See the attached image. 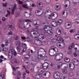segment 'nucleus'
Segmentation results:
<instances>
[{
    "label": "nucleus",
    "mask_w": 79,
    "mask_h": 79,
    "mask_svg": "<svg viewBox=\"0 0 79 79\" xmlns=\"http://www.w3.org/2000/svg\"><path fill=\"white\" fill-rule=\"evenodd\" d=\"M58 16V14L55 12L52 13L51 15H47L46 14H45L44 17V19L45 21H47L48 18L49 19H55Z\"/></svg>",
    "instance_id": "f257e3e1"
},
{
    "label": "nucleus",
    "mask_w": 79,
    "mask_h": 79,
    "mask_svg": "<svg viewBox=\"0 0 79 79\" xmlns=\"http://www.w3.org/2000/svg\"><path fill=\"white\" fill-rule=\"evenodd\" d=\"M45 26L46 27H46L44 28V30L45 31V32H47L49 35H52L53 34L52 29L49 26Z\"/></svg>",
    "instance_id": "f03ea898"
},
{
    "label": "nucleus",
    "mask_w": 79,
    "mask_h": 79,
    "mask_svg": "<svg viewBox=\"0 0 79 79\" xmlns=\"http://www.w3.org/2000/svg\"><path fill=\"white\" fill-rule=\"evenodd\" d=\"M31 34L32 36H33V35L35 36L36 35V37H38L39 39L40 40V39L42 40L44 39V35L42 34L39 35V34L38 33L37 31H36L35 32H31ZM32 34H33V35H32Z\"/></svg>",
    "instance_id": "7ed1b4c3"
},
{
    "label": "nucleus",
    "mask_w": 79,
    "mask_h": 79,
    "mask_svg": "<svg viewBox=\"0 0 79 79\" xmlns=\"http://www.w3.org/2000/svg\"><path fill=\"white\" fill-rule=\"evenodd\" d=\"M64 41L62 37L60 36V47L61 48H64L65 46L64 44Z\"/></svg>",
    "instance_id": "20e7f679"
},
{
    "label": "nucleus",
    "mask_w": 79,
    "mask_h": 79,
    "mask_svg": "<svg viewBox=\"0 0 79 79\" xmlns=\"http://www.w3.org/2000/svg\"><path fill=\"white\" fill-rule=\"evenodd\" d=\"M51 75L50 72H44L43 73L42 77L43 78H49Z\"/></svg>",
    "instance_id": "39448f33"
},
{
    "label": "nucleus",
    "mask_w": 79,
    "mask_h": 79,
    "mask_svg": "<svg viewBox=\"0 0 79 79\" xmlns=\"http://www.w3.org/2000/svg\"><path fill=\"white\" fill-rule=\"evenodd\" d=\"M43 13L44 10L41 9H39L35 11V14L37 16H40L43 14Z\"/></svg>",
    "instance_id": "423d86ee"
},
{
    "label": "nucleus",
    "mask_w": 79,
    "mask_h": 79,
    "mask_svg": "<svg viewBox=\"0 0 79 79\" xmlns=\"http://www.w3.org/2000/svg\"><path fill=\"white\" fill-rule=\"evenodd\" d=\"M22 45L23 46H25V47H24L23 48V50L22 51V52L21 53L20 55H23V53H24V52H26V49H27V45L26 44V43H25V41H22Z\"/></svg>",
    "instance_id": "0eeeda50"
},
{
    "label": "nucleus",
    "mask_w": 79,
    "mask_h": 79,
    "mask_svg": "<svg viewBox=\"0 0 79 79\" xmlns=\"http://www.w3.org/2000/svg\"><path fill=\"white\" fill-rule=\"evenodd\" d=\"M59 20L58 21L56 22V21H53L52 22L51 25L53 27H56L57 25L60 24V21Z\"/></svg>",
    "instance_id": "6e6552de"
},
{
    "label": "nucleus",
    "mask_w": 79,
    "mask_h": 79,
    "mask_svg": "<svg viewBox=\"0 0 79 79\" xmlns=\"http://www.w3.org/2000/svg\"><path fill=\"white\" fill-rule=\"evenodd\" d=\"M71 25V23L69 22H66L65 24V27L67 29H69L70 28V26Z\"/></svg>",
    "instance_id": "1a4fd4ad"
},
{
    "label": "nucleus",
    "mask_w": 79,
    "mask_h": 79,
    "mask_svg": "<svg viewBox=\"0 0 79 79\" xmlns=\"http://www.w3.org/2000/svg\"><path fill=\"white\" fill-rule=\"evenodd\" d=\"M35 44L37 45H42V42L40 41V40H36L35 41Z\"/></svg>",
    "instance_id": "9d476101"
},
{
    "label": "nucleus",
    "mask_w": 79,
    "mask_h": 79,
    "mask_svg": "<svg viewBox=\"0 0 79 79\" xmlns=\"http://www.w3.org/2000/svg\"><path fill=\"white\" fill-rule=\"evenodd\" d=\"M67 32L66 30H64L63 29L62 27H60V35H61L62 34H63V33L64 34V35H66V34Z\"/></svg>",
    "instance_id": "9b49d317"
},
{
    "label": "nucleus",
    "mask_w": 79,
    "mask_h": 79,
    "mask_svg": "<svg viewBox=\"0 0 79 79\" xmlns=\"http://www.w3.org/2000/svg\"><path fill=\"white\" fill-rule=\"evenodd\" d=\"M72 61L73 62V63L75 65L77 66L79 64V60L77 59H76V58L73 59L72 60Z\"/></svg>",
    "instance_id": "f8f14e48"
},
{
    "label": "nucleus",
    "mask_w": 79,
    "mask_h": 79,
    "mask_svg": "<svg viewBox=\"0 0 79 79\" xmlns=\"http://www.w3.org/2000/svg\"><path fill=\"white\" fill-rule=\"evenodd\" d=\"M70 5V2L68 0H66L64 1V8H66L68 6V5Z\"/></svg>",
    "instance_id": "ddd939ff"
},
{
    "label": "nucleus",
    "mask_w": 79,
    "mask_h": 79,
    "mask_svg": "<svg viewBox=\"0 0 79 79\" xmlns=\"http://www.w3.org/2000/svg\"><path fill=\"white\" fill-rule=\"evenodd\" d=\"M54 77L56 79H59L60 78V73L57 72L54 74Z\"/></svg>",
    "instance_id": "4468645a"
},
{
    "label": "nucleus",
    "mask_w": 79,
    "mask_h": 79,
    "mask_svg": "<svg viewBox=\"0 0 79 79\" xmlns=\"http://www.w3.org/2000/svg\"><path fill=\"white\" fill-rule=\"evenodd\" d=\"M15 52V49H14L13 47H11L10 48V49L9 51L8 55H13V53Z\"/></svg>",
    "instance_id": "2eb2a0df"
},
{
    "label": "nucleus",
    "mask_w": 79,
    "mask_h": 79,
    "mask_svg": "<svg viewBox=\"0 0 79 79\" xmlns=\"http://www.w3.org/2000/svg\"><path fill=\"white\" fill-rule=\"evenodd\" d=\"M53 49L51 48L49 51V53L51 56H55L56 55V53H54L53 51Z\"/></svg>",
    "instance_id": "dca6fc26"
},
{
    "label": "nucleus",
    "mask_w": 79,
    "mask_h": 79,
    "mask_svg": "<svg viewBox=\"0 0 79 79\" xmlns=\"http://www.w3.org/2000/svg\"><path fill=\"white\" fill-rule=\"evenodd\" d=\"M42 68L43 69H47L48 68V64L47 63H44L42 65Z\"/></svg>",
    "instance_id": "f3484780"
},
{
    "label": "nucleus",
    "mask_w": 79,
    "mask_h": 79,
    "mask_svg": "<svg viewBox=\"0 0 79 79\" xmlns=\"http://www.w3.org/2000/svg\"><path fill=\"white\" fill-rule=\"evenodd\" d=\"M68 16V12H67V11L66 10H64L63 11V18H66Z\"/></svg>",
    "instance_id": "a211bd4d"
},
{
    "label": "nucleus",
    "mask_w": 79,
    "mask_h": 79,
    "mask_svg": "<svg viewBox=\"0 0 79 79\" xmlns=\"http://www.w3.org/2000/svg\"><path fill=\"white\" fill-rule=\"evenodd\" d=\"M11 62L12 63H19V61L17 59L14 58L11 60Z\"/></svg>",
    "instance_id": "6ab92c4d"
},
{
    "label": "nucleus",
    "mask_w": 79,
    "mask_h": 79,
    "mask_svg": "<svg viewBox=\"0 0 79 79\" xmlns=\"http://www.w3.org/2000/svg\"><path fill=\"white\" fill-rule=\"evenodd\" d=\"M17 6V4H15V6H14V7L12 8V12H11V14L12 15H14V13H15V10L16 9V6Z\"/></svg>",
    "instance_id": "aec40b11"
},
{
    "label": "nucleus",
    "mask_w": 79,
    "mask_h": 79,
    "mask_svg": "<svg viewBox=\"0 0 79 79\" xmlns=\"http://www.w3.org/2000/svg\"><path fill=\"white\" fill-rule=\"evenodd\" d=\"M15 44L17 45V47H21V42L19 40L15 42Z\"/></svg>",
    "instance_id": "412c9836"
},
{
    "label": "nucleus",
    "mask_w": 79,
    "mask_h": 79,
    "mask_svg": "<svg viewBox=\"0 0 79 79\" xmlns=\"http://www.w3.org/2000/svg\"><path fill=\"white\" fill-rule=\"evenodd\" d=\"M74 64L73 63H71L69 65V67L71 69H74Z\"/></svg>",
    "instance_id": "4be33fe9"
},
{
    "label": "nucleus",
    "mask_w": 79,
    "mask_h": 79,
    "mask_svg": "<svg viewBox=\"0 0 79 79\" xmlns=\"http://www.w3.org/2000/svg\"><path fill=\"white\" fill-rule=\"evenodd\" d=\"M61 66H64V69H68V64L66 63H62L61 65Z\"/></svg>",
    "instance_id": "5701e85b"
},
{
    "label": "nucleus",
    "mask_w": 79,
    "mask_h": 79,
    "mask_svg": "<svg viewBox=\"0 0 79 79\" xmlns=\"http://www.w3.org/2000/svg\"><path fill=\"white\" fill-rule=\"evenodd\" d=\"M59 5L60 4L59 3H56L55 5V9L57 11L60 10Z\"/></svg>",
    "instance_id": "b1692460"
},
{
    "label": "nucleus",
    "mask_w": 79,
    "mask_h": 79,
    "mask_svg": "<svg viewBox=\"0 0 79 79\" xmlns=\"http://www.w3.org/2000/svg\"><path fill=\"white\" fill-rule=\"evenodd\" d=\"M55 59L56 61H60V54L59 53L57 54L55 58Z\"/></svg>",
    "instance_id": "393cba45"
},
{
    "label": "nucleus",
    "mask_w": 79,
    "mask_h": 79,
    "mask_svg": "<svg viewBox=\"0 0 79 79\" xmlns=\"http://www.w3.org/2000/svg\"><path fill=\"white\" fill-rule=\"evenodd\" d=\"M24 16L25 18H29V17H30V14L25 12L24 13Z\"/></svg>",
    "instance_id": "a878e982"
},
{
    "label": "nucleus",
    "mask_w": 79,
    "mask_h": 79,
    "mask_svg": "<svg viewBox=\"0 0 79 79\" xmlns=\"http://www.w3.org/2000/svg\"><path fill=\"white\" fill-rule=\"evenodd\" d=\"M65 40L67 42H71V38L69 37H67L65 38Z\"/></svg>",
    "instance_id": "bb28decb"
},
{
    "label": "nucleus",
    "mask_w": 79,
    "mask_h": 79,
    "mask_svg": "<svg viewBox=\"0 0 79 79\" xmlns=\"http://www.w3.org/2000/svg\"><path fill=\"white\" fill-rule=\"evenodd\" d=\"M73 23L75 24H79V19H74L73 20Z\"/></svg>",
    "instance_id": "cd10ccee"
},
{
    "label": "nucleus",
    "mask_w": 79,
    "mask_h": 79,
    "mask_svg": "<svg viewBox=\"0 0 79 79\" xmlns=\"http://www.w3.org/2000/svg\"><path fill=\"white\" fill-rule=\"evenodd\" d=\"M73 55L75 56V57H76V56H77L78 55H79V52H74L73 53Z\"/></svg>",
    "instance_id": "c85d7f7f"
},
{
    "label": "nucleus",
    "mask_w": 79,
    "mask_h": 79,
    "mask_svg": "<svg viewBox=\"0 0 79 79\" xmlns=\"http://www.w3.org/2000/svg\"><path fill=\"white\" fill-rule=\"evenodd\" d=\"M74 38L76 40H79V36L77 34H75L74 35Z\"/></svg>",
    "instance_id": "c756f323"
},
{
    "label": "nucleus",
    "mask_w": 79,
    "mask_h": 79,
    "mask_svg": "<svg viewBox=\"0 0 79 79\" xmlns=\"http://www.w3.org/2000/svg\"><path fill=\"white\" fill-rule=\"evenodd\" d=\"M38 5L40 6V7L41 8H42L43 7V3L42 2H39L38 3Z\"/></svg>",
    "instance_id": "7c9ffc66"
},
{
    "label": "nucleus",
    "mask_w": 79,
    "mask_h": 79,
    "mask_svg": "<svg viewBox=\"0 0 79 79\" xmlns=\"http://www.w3.org/2000/svg\"><path fill=\"white\" fill-rule=\"evenodd\" d=\"M36 25L37 26H40V20H36Z\"/></svg>",
    "instance_id": "2f4dec72"
},
{
    "label": "nucleus",
    "mask_w": 79,
    "mask_h": 79,
    "mask_svg": "<svg viewBox=\"0 0 79 79\" xmlns=\"http://www.w3.org/2000/svg\"><path fill=\"white\" fill-rule=\"evenodd\" d=\"M77 46V47L78 48V49H79V45L78 44H75L74 46L75 50H77V47H75V46Z\"/></svg>",
    "instance_id": "473e14b6"
},
{
    "label": "nucleus",
    "mask_w": 79,
    "mask_h": 79,
    "mask_svg": "<svg viewBox=\"0 0 79 79\" xmlns=\"http://www.w3.org/2000/svg\"><path fill=\"white\" fill-rule=\"evenodd\" d=\"M64 60L65 61H66V62H68L70 61V59L69 58H67V57H65L64 58Z\"/></svg>",
    "instance_id": "72a5a7b5"
},
{
    "label": "nucleus",
    "mask_w": 79,
    "mask_h": 79,
    "mask_svg": "<svg viewBox=\"0 0 79 79\" xmlns=\"http://www.w3.org/2000/svg\"><path fill=\"white\" fill-rule=\"evenodd\" d=\"M67 69H62V73H64V74H66L68 72V71L67 70Z\"/></svg>",
    "instance_id": "f704fd0d"
},
{
    "label": "nucleus",
    "mask_w": 79,
    "mask_h": 79,
    "mask_svg": "<svg viewBox=\"0 0 79 79\" xmlns=\"http://www.w3.org/2000/svg\"><path fill=\"white\" fill-rule=\"evenodd\" d=\"M40 51L41 52H44V54H45L46 52H45V50L43 48H41L40 50Z\"/></svg>",
    "instance_id": "c9c22d12"
},
{
    "label": "nucleus",
    "mask_w": 79,
    "mask_h": 79,
    "mask_svg": "<svg viewBox=\"0 0 79 79\" xmlns=\"http://www.w3.org/2000/svg\"><path fill=\"white\" fill-rule=\"evenodd\" d=\"M69 13L70 15H73L74 14V11L70 9L69 11Z\"/></svg>",
    "instance_id": "e433bc0d"
},
{
    "label": "nucleus",
    "mask_w": 79,
    "mask_h": 79,
    "mask_svg": "<svg viewBox=\"0 0 79 79\" xmlns=\"http://www.w3.org/2000/svg\"><path fill=\"white\" fill-rule=\"evenodd\" d=\"M10 42H11V40H10V39L8 38L6 40V43H8L9 44H10Z\"/></svg>",
    "instance_id": "4c0bfd02"
},
{
    "label": "nucleus",
    "mask_w": 79,
    "mask_h": 79,
    "mask_svg": "<svg viewBox=\"0 0 79 79\" xmlns=\"http://www.w3.org/2000/svg\"><path fill=\"white\" fill-rule=\"evenodd\" d=\"M27 27H28V28H31V23H27Z\"/></svg>",
    "instance_id": "58836bf2"
},
{
    "label": "nucleus",
    "mask_w": 79,
    "mask_h": 79,
    "mask_svg": "<svg viewBox=\"0 0 79 79\" xmlns=\"http://www.w3.org/2000/svg\"><path fill=\"white\" fill-rule=\"evenodd\" d=\"M52 48V50H54V52H58V48Z\"/></svg>",
    "instance_id": "ea45409f"
},
{
    "label": "nucleus",
    "mask_w": 79,
    "mask_h": 79,
    "mask_svg": "<svg viewBox=\"0 0 79 79\" xmlns=\"http://www.w3.org/2000/svg\"><path fill=\"white\" fill-rule=\"evenodd\" d=\"M17 3H19V4H20V5L23 4V2L22 1H20L19 0L17 2Z\"/></svg>",
    "instance_id": "a19ab883"
},
{
    "label": "nucleus",
    "mask_w": 79,
    "mask_h": 79,
    "mask_svg": "<svg viewBox=\"0 0 79 79\" xmlns=\"http://www.w3.org/2000/svg\"><path fill=\"white\" fill-rule=\"evenodd\" d=\"M60 60H62V58H63V54L62 53H60Z\"/></svg>",
    "instance_id": "79ce46f5"
},
{
    "label": "nucleus",
    "mask_w": 79,
    "mask_h": 79,
    "mask_svg": "<svg viewBox=\"0 0 79 79\" xmlns=\"http://www.w3.org/2000/svg\"><path fill=\"white\" fill-rule=\"evenodd\" d=\"M0 79H5L4 78V74H2L0 76Z\"/></svg>",
    "instance_id": "37998d69"
},
{
    "label": "nucleus",
    "mask_w": 79,
    "mask_h": 79,
    "mask_svg": "<svg viewBox=\"0 0 79 79\" xmlns=\"http://www.w3.org/2000/svg\"><path fill=\"white\" fill-rule=\"evenodd\" d=\"M69 32L70 33H73V32H76V30L75 29H72L70 30Z\"/></svg>",
    "instance_id": "c03bdc74"
},
{
    "label": "nucleus",
    "mask_w": 79,
    "mask_h": 79,
    "mask_svg": "<svg viewBox=\"0 0 79 79\" xmlns=\"http://www.w3.org/2000/svg\"><path fill=\"white\" fill-rule=\"evenodd\" d=\"M66 78H68V77L67 76H62L60 78V79H66Z\"/></svg>",
    "instance_id": "a18cd8bd"
},
{
    "label": "nucleus",
    "mask_w": 79,
    "mask_h": 79,
    "mask_svg": "<svg viewBox=\"0 0 79 79\" xmlns=\"http://www.w3.org/2000/svg\"><path fill=\"white\" fill-rule=\"evenodd\" d=\"M56 33L58 35H60V30L59 29H57L56 31Z\"/></svg>",
    "instance_id": "49530a36"
},
{
    "label": "nucleus",
    "mask_w": 79,
    "mask_h": 79,
    "mask_svg": "<svg viewBox=\"0 0 79 79\" xmlns=\"http://www.w3.org/2000/svg\"><path fill=\"white\" fill-rule=\"evenodd\" d=\"M17 49L19 52L21 51V47H17Z\"/></svg>",
    "instance_id": "de8ad7c7"
},
{
    "label": "nucleus",
    "mask_w": 79,
    "mask_h": 79,
    "mask_svg": "<svg viewBox=\"0 0 79 79\" xmlns=\"http://www.w3.org/2000/svg\"><path fill=\"white\" fill-rule=\"evenodd\" d=\"M0 58H1V59H4V60H6V58H4V56H0Z\"/></svg>",
    "instance_id": "09e8293b"
},
{
    "label": "nucleus",
    "mask_w": 79,
    "mask_h": 79,
    "mask_svg": "<svg viewBox=\"0 0 79 79\" xmlns=\"http://www.w3.org/2000/svg\"><path fill=\"white\" fill-rule=\"evenodd\" d=\"M63 23V21L61 19L60 20V25L62 24Z\"/></svg>",
    "instance_id": "8fccbe9b"
},
{
    "label": "nucleus",
    "mask_w": 79,
    "mask_h": 79,
    "mask_svg": "<svg viewBox=\"0 0 79 79\" xmlns=\"http://www.w3.org/2000/svg\"><path fill=\"white\" fill-rule=\"evenodd\" d=\"M45 1L47 3H50L51 2V0H45Z\"/></svg>",
    "instance_id": "3c124183"
},
{
    "label": "nucleus",
    "mask_w": 79,
    "mask_h": 79,
    "mask_svg": "<svg viewBox=\"0 0 79 79\" xmlns=\"http://www.w3.org/2000/svg\"><path fill=\"white\" fill-rule=\"evenodd\" d=\"M33 24L35 26H36V25H37V20L34 21L33 22Z\"/></svg>",
    "instance_id": "603ef678"
},
{
    "label": "nucleus",
    "mask_w": 79,
    "mask_h": 79,
    "mask_svg": "<svg viewBox=\"0 0 79 79\" xmlns=\"http://www.w3.org/2000/svg\"><path fill=\"white\" fill-rule=\"evenodd\" d=\"M25 22H27V23H28V22H30V23H32V21L30 19H26L25 20Z\"/></svg>",
    "instance_id": "864d4df0"
},
{
    "label": "nucleus",
    "mask_w": 79,
    "mask_h": 79,
    "mask_svg": "<svg viewBox=\"0 0 79 79\" xmlns=\"http://www.w3.org/2000/svg\"><path fill=\"white\" fill-rule=\"evenodd\" d=\"M39 74L35 75V79H39Z\"/></svg>",
    "instance_id": "5fc2aeb1"
},
{
    "label": "nucleus",
    "mask_w": 79,
    "mask_h": 79,
    "mask_svg": "<svg viewBox=\"0 0 79 79\" xmlns=\"http://www.w3.org/2000/svg\"><path fill=\"white\" fill-rule=\"evenodd\" d=\"M22 6H23V8H26V9H27V8H28V7L25 5H23Z\"/></svg>",
    "instance_id": "6e6d98bb"
},
{
    "label": "nucleus",
    "mask_w": 79,
    "mask_h": 79,
    "mask_svg": "<svg viewBox=\"0 0 79 79\" xmlns=\"http://www.w3.org/2000/svg\"><path fill=\"white\" fill-rule=\"evenodd\" d=\"M26 74L25 73H23V78L24 79H25L26 78Z\"/></svg>",
    "instance_id": "4d7b16f0"
},
{
    "label": "nucleus",
    "mask_w": 79,
    "mask_h": 79,
    "mask_svg": "<svg viewBox=\"0 0 79 79\" xmlns=\"http://www.w3.org/2000/svg\"><path fill=\"white\" fill-rule=\"evenodd\" d=\"M13 55L14 56H16L17 55V53L15 52V50H14V52L13 53Z\"/></svg>",
    "instance_id": "13d9d810"
},
{
    "label": "nucleus",
    "mask_w": 79,
    "mask_h": 79,
    "mask_svg": "<svg viewBox=\"0 0 79 79\" xmlns=\"http://www.w3.org/2000/svg\"><path fill=\"white\" fill-rule=\"evenodd\" d=\"M18 39H19V36L16 35V37L15 38V40H18Z\"/></svg>",
    "instance_id": "bf43d9fd"
},
{
    "label": "nucleus",
    "mask_w": 79,
    "mask_h": 79,
    "mask_svg": "<svg viewBox=\"0 0 79 79\" xmlns=\"http://www.w3.org/2000/svg\"><path fill=\"white\" fill-rule=\"evenodd\" d=\"M43 60L44 61H47V57H45L43 59Z\"/></svg>",
    "instance_id": "052dcab7"
},
{
    "label": "nucleus",
    "mask_w": 79,
    "mask_h": 79,
    "mask_svg": "<svg viewBox=\"0 0 79 79\" xmlns=\"http://www.w3.org/2000/svg\"><path fill=\"white\" fill-rule=\"evenodd\" d=\"M8 58H9V59H10V60H11V59L12 58V55H9Z\"/></svg>",
    "instance_id": "680f3d73"
},
{
    "label": "nucleus",
    "mask_w": 79,
    "mask_h": 79,
    "mask_svg": "<svg viewBox=\"0 0 79 79\" xmlns=\"http://www.w3.org/2000/svg\"><path fill=\"white\" fill-rule=\"evenodd\" d=\"M2 21H3L4 22H5V21H6V18H5V17H3L2 18Z\"/></svg>",
    "instance_id": "e2e57ef3"
},
{
    "label": "nucleus",
    "mask_w": 79,
    "mask_h": 79,
    "mask_svg": "<svg viewBox=\"0 0 79 79\" xmlns=\"http://www.w3.org/2000/svg\"><path fill=\"white\" fill-rule=\"evenodd\" d=\"M69 76L70 77L73 76V72H70L69 73Z\"/></svg>",
    "instance_id": "0e129e2a"
},
{
    "label": "nucleus",
    "mask_w": 79,
    "mask_h": 79,
    "mask_svg": "<svg viewBox=\"0 0 79 79\" xmlns=\"http://www.w3.org/2000/svg\"><path fill=\"white\" fill-rule=\"evenodd\" d=\"M12 33L11 31L8 32L7 34V35H12Z\"/></svg>",
    "instance_id": "69168bd1"
},
{
    "label": "nucleus",
    "mask_w": 79,
    "mask_h": 79,
    "mask_svg": "<svg viewBox=\"0 0 79 79\" xmlns=\"http://www.w3.org/2000/svg\"><path fill=\"white\" fill-rule=\"evenodd\" d=\"M52 42H56V39H53L52 40Z\"/></svg>",
    "instance_id": "338daca9"
},
{
    "label": "nucleus",
    "mask_w": 79,
    "mask_h": 79,
    "mask_svg": "<svg viewBox=\"0 0 79 79\" xmlns=\"http://www.w3.org/2000/svg\"><path fill=\"white\" fill-rule=\"evenodd\" d=\"M73 6H76V5L77 3L76 2H73Z\"/></svg>",
    "instance_id": "774afa93"
}]
</instances>
